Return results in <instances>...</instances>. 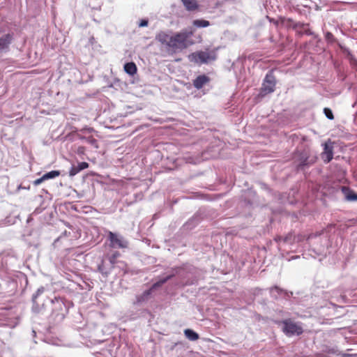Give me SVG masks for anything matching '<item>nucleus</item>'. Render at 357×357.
Returning a JSON list of instances; mask_svg holds the SVG:
<instances>
[{"label": "nucleus", "instance_id": "nucleus-1", "mask_svg": "<svg viewBox=\"0 0 357 357\" xmlns=\"http://www.w3.org/2000/svg\"><path fill=\"white\" fill-rule=\"evenodd\" d=\"M181 271V268H176L175 269H173L172 273L160 279L158 281L153 284V285L149 289L145 290L143 293H142L139 295H137L136 300L133 302V304L136 305H140L143 303L148 302L149 299L151 298V295L153 290L161 287L163 284H165L167 281L170 280L176 274H179Z\"/></svg>", "mask_w": 357, "mask_h": 357}, {"label": "nucleus", "instance_id": "nucleus-2", "mask_svg": "<svg viewBox=\"0 0 357 357\" xmlns=\"http://www.w3.org/2000/svg\"><path fill=\"white\" fill-rule=\"evenodd\" d=\"M193 35L192 31H182L172 36L169 48L174 50H182L188 47V39Z\"/></svg>", "mask_w": 357, "mask_h": 357}, {"label": "nucleus", "instance_id": "nucleus-3", "mask_svg": "<svg viewBox=\"0 0 357 357\" xmlns=\"http://www.w3.org/2000/svg\"><path fill=\"white\" fill-rule=\"evenodd\" d=\"M217 54L214 50L197 51L193 52L188 56L190 61L197 63L203 64L208 63L216 59Z\"/></svg>", "mask_w": 357, "mask_h": 357}, {"label": "nucleus", "instance_id": "nucleus-4", "mask_svg": "<svg viewBox=\"0 0 357 357\" xmlns=\"http://www.w3.org/2000/svg\"><path fill=\"white\" fill-rule=\"evenodd\" d=\"M281 324L283 332L288 336L299 335L303 333L302 327L291 319H284Z\"/></svg>", "mask_w": 357, "mask_h": 357}, {"label": "nucleus", "instance_id": "nucleus-5", "mask_svg": "<svg viewBox=\"0 0 357 357\" xmlns=\"http://www.w3.org/2000/svg\"><path fill=\"white\" fill-rule=\"evenodd\" d=\"M276 84V79L273 72H269L266 74L261 87V93L266 95L273 93L275 91Z\"/></svg>", "mask_w": 357, "mask_h": 357}, {"label": "nucleus", "instance_id": "nucleus-6", "mask_svg": "<svg viewBox=\"0 0 357 357\" xmlns=\"http://www.w3.org/2000/svg\"><path fill=\"white\" fill-rule=\"evenodd\" d=\"M15 35L13 32L3 34L0 36V54L10 51V46L14 41Z\"/></svg>", "mask_w": 357, "mask_h": 357}, {"label": "nucleus", "instance_id": "nucleus-7", "mask_svg": "<svg viewBox=\"0 0 357 357\" xmlns=\"http://www.w3.org/2000/svg\"><path fill=\"white\" fill-rule=\"evenodd\" d=\"M108 238L113 248H124L128 246V242L121 236L112 231L108 232Z\"/></svg>", "mask_w": 357, "mask_h": 357}, {"label": "nucleus", "instance_id": "nucleus-8", "mask_svg": "<svg viewBox=\"0 0 357 357\" xmlns=\"http://www.w3.org/2000/svg\"><path fill=\"white\" fill-rule=\"evenodd\" d=\"M269 292L271 296L274 299H278L280 298H289L292 296V292H289L278 286L270 288Z\"/></svg>", "mask_w": 357, "mask_h": 357}, {"label": "nucleus", "instance_id": "nucleus-9", "mask_svg": "<svg viewBox=\"0 0 357 357\" xmlns=\"http://www.w3.org/2000/svg\"><path fill=\"white\" fill-rule=\"evenodd\" d=\"M275 241L280 243H293L294 241H301V236H294L291 233H289L286 236L284 237H282V236H277L275 238Z\"/></svg>", "mask_w": 357, "mask_h": 357}, {"label": "nucleus", "instance_id": "nucleus-10", "mask_svg": "<svg viewBox=\"0 0 357 357\" xmlns=\"http://www.w3.org/2000/svg\"><path fill=\"white\" fill-rule=\"evenodd\" d=\"M333 157V146L328 144H324V152L321 153V158L324 162H329Z\"/></svg>", "mask_w": 357, "mask_h": 357}, {"label": "nucleus", "instance_id": "nucleus-11", "mask_svg": "<svg viewBox=\"0 0 357 357\" xmlns=\"http://www.w3.org/2000/svg\"><path fill=\"white\" fill-rule=\"evenodd\" d=\"M210 78L206 75H201L197 76L193 80V86L197 89H202L206 84L208 83Z\"/></svg>", "mask_w": 357, "mask_h": 357}, {"label": "nucleus", "instance_id": "nucleus-12", "mask_svg": "<svg viewBox=\"0 0 357 357\" xmlns=\"http://www.w3.org/2000/svg\"><path fill=\"white\" fill-rule=\"evenodd\" d=\"M155 38L160 43L169 47L172 39V36H169L164 31H161L156 35Z\"/></svg>", "mask_w": 357, "mask_h": 357}, {"label": "nucleus", "instance_id": "nucleus-13", "mask_svg": "<svg viewBox=\"0 0 357 357\" xmlns=\"http://www.w3.org/2000/svg\"><path fill=\"white\" fill-rule=\"evenodd\" d=\"M89 167V164L86 162H82L78 163L77 165H73L71 167L69 171V175L74 176L77 174L82 170L86 169Z\"/></svg>", "mask_w": 357, "mask_h": 357}, {"label": "nucleus", "instance_id": "nucleus-14", "mask_svg": "<svg viewBox=\"0 0 357 357\" xmlns=\"http://www.w3.org/2000/svg\"><path fill=\"white\" fill-rule=\"evenodd\" d=\"M342 191L347 201H349V202L357 201V194L354 193L349 188L343 186V187H342Z\"/></svg>", "mask_w": 357, "mask_h": 357}, {"label": "nucleus", "instance_id": "nucleus-15", "mask_svg": "<svg viewBox=\"0 0 357 357\" xmlns=\"http://www.w3.org/2000/svg\"><path fill=\"white\" fill-rule=\"evenodd\" d=\"M185 9L188 11H193L197 9L198 3L196 0H181Z\"/></svg>", "mask_w": 357, "mask_h": 357}, {"label": "nucleus", "instance_id": "nucleus-16", "mask_svg": "<svg viewBox=\"0 0 357 357\" xmlns=\"http://www.w3.org/2000/svg\"><path fill=\"white\" fill-rule=\"evenodd\" d=\"M137 66L135 63L129 62L124 65V70L128 75L133 76L137 73Z\"/></svg>", "mask_w": 357, "mask_h": 357}, {"label": "nucleus", "instance_id": "nucleus-17", "mask_svg": "<svg viewBox=\"0 0 357 357\" xmlns=\"http://www.w3.org/2000/svg\"><path fill=\"white\" fill-rule=\"evenodd\" d=\"M185 337L190 341H195L199 339V335L192 329H185L184 331Z\"/></svg>", "mask_w": 357, "mask_h": 357}, {"label": "nucleus", "instance_id": "nucleus-18", "mask_svg": "<svg viewBox=\"0 0 357 357\" xmlns=\"http://www.w3.org/2000/svg\"><path fill=\"white\" fill-rule=\"evenodd\" d=\"M192 24L197 28H204L210 26V22L206 20L199 19L193 20Z\"/></svg>", "mask_w": 357, "mask_h": 357}, {"label": "nucleus", "instance_id": "nucleus-19", "mask_svg": "<svg viewBox=\"0 0 357 357\" xmlns=\"http://www.w3.org/2000/svg\"><path fill=\"white\" fill-rule=\"evenodd\" d=\"M60 175V172L58 170H52L49 172L43 175V178L45 180L51 179L56 178Z\"/></svg>", "mask_w": 357, "mask_h": 357}, {"label": "nucleus", "instance_id": "nucleus-20", "mask_svg": "<svg viewBox=\"0 0 357 357\" xmlns=\"http://www.w3.org/2000/svg\"><path fill=\"white\" fill-rule=\"evenodd\" d=\"M45 291V288L43 287H40V288L38 289V290L36 291V292L33 295V297H32V301L33 303H36V299L40 295L42 294L43 292Z\"/></svg>", "mask_w": 357, "mask_h": 357}, {"label": "nucleus", "instance_id": "nucleus-21", "mask_svg": "<svg viewBox=\"0 0 357 357\" xmlns=\"http://www.w3.org/2000/svg\"><path fill=\"white\" fill-rule=\"evenodd\" d=\"M84 141L86 142L87 143L91 144L94 147L98 148V142L92 136H89V137H85Z\"/></svg>", "mask_w": 357, "mask_h": 357}, {"label": "nucleus", "instance_id": "nucleus-22", "mask_svg": "<svg viewBox=\"0 0 357 357\" xmlns=\"http://www.w3.org/2000/svg\"><path fill=\"white\" fill-rule=\"evenodd\" d=\"M268 20L271 22L275 24V25H278L280 23V24H284L286 22H290V20H285L284 18H280V20H275L273 18H270L268 17Z\"/></svg>", "mask_w": 357, "mask_h": 357}, {"label": "nucleus", "instance_id": "nucleus-23", "mask_svg": "<svg viewBox=\"0 0 357 357\" xmlns=\"http://www.w3.org/2000/svg\"><path fill=\"white\" fill-rule=\"evenodd\" d=\"M325 39L329 43H333L335 41L334 36L328 31L325 33Z\"/></svg>", "mask_w": 357, "mask_h": 357}, {"label": "nucleus", "instance_id": "nucleus-24", "mask_svg": "<svg viewBox=\"0 0 357 357\" xmlns=\"http://www.w3.org/2000/svg\"><path fill=\"white\" fill-rule=\"evenodd\" d=\"M324 114H325L326 116L328 119L332 120V119H334L333 112H332V111L329 108H324Z\"/></svg>", "mask_w": 357, "mask_h": 357}, {"label": "nucleus", "instance_id": "nucleus-25", "mask_svg": "<svg viewBox=\"0 0 357 357\" xmlns=\"http://www.w3.org/2000/svg\"><path fill=\"white\" fill-rule=\"evenodd\" d=\"M311 162H308L307 161V157L301 158V162L299 164V167H303L304 166L307 165H309Z\"/></svg>", "mask_w": 357, "mask_h": 357}, {"label": "nucleus", "instance_id": "nucleus-26", "mask_svg": "<svg viewBox=\"0 0 357 357\" xmlns=\"http://www.w3.org/2000/svg\"><path fill=\"white\" fill-rule=\"evenodd\" d=\"M93 131L92 128H84L79 130V133L81 134H87L91 133Z\"/></svg>", "mask_w": 357, "mask_h": 357}, {"label": "nucleus", "instance_id": "nucleus-27", "mask_svg": "<svg viewBox=\"0 0 357 357\" xmlns=\"http://www.w3.org/2000/svg\"><path fill=\"white\" fill-rule=\"evenodd\" d=\"M44 181H45V178H43V176L42 177H40V178H38V179L35 180V181H33V185H40L41 183H43Z\"/></svg>", "mask_w": 357, "mask_h": 357}, {"label": "nucleus", "instance_id": "nucleus-28", "mask_svg": "<svg viewBox=\"0 0 357 357\" xmlns=\"http://www.w3.org/2000/svg\"><path fill=\"white\" fill-rule=\"evenodd\" d=\"M148 25L147 20H142L139 24V27L146 26Z\"/></svg>", "mask_w": 357, "mask_h": 357}, {"label": "nucleus", "instance_id": "nucleus-29", "mask_svg": "<svg viewBox=\"0 0 357 357\" xmlns=\"http://www.w3.org/2000/svg\"><path fill=\"white\" fill-rule=\"evenodd\" d=\"M77 137H79V139L82 140H84V138L86 137V136L82 135V134L79 132L77 134Z\"/></svg>", "mask_w": 357, "mask_h": 357}, {"label": "nucleus", "instance_id": "nucleus-30", "mask_svg": "<svg viewBox=\"0 0 357 357\" xmlns=\"http://www.w3.org/2000/svg\"><path fill=\"white\" fill-rule=\"evenodd\" d=\"M115 259H116V258H114V257H112V256H111V257H109V259L110 263H111V264H114V262H115Z\"/></svg>", "mask_w": 357, "mask_h": 357}, {"label": "nucleus", "instance_id": "nucleus-31", "mask_svg": "<svg viewBox=\"0 0 357 357\" xmlns=\"http://www.w3.org/2000/svg\"><path fill=\"white\" fill-rule=\"evenodd\" d=\"M314 236H316L315 234H310V235L308 236L307 240H310V239L312 238Z\"/></svg>", "mask_w": 357, "mask_h": 357}, {"label": "nucleus", "instance_id": "nucleus-32", "mask_svg": "<svg viewBox=\"0 0 357 357\" xmlns=\"http://www.w3.org/2000/svg\"><path fill=\"white\" fill-rule=\"evenodd\" d=\"M119 255V254L118 252H116L114 255H112V257H113L114 258H116Z\"/></svg>", "mask_w": 357, "mask_h": 357}, {"label": "nucleus", "instance_id": "nucleus-33", "mask_svg": "<svg viewBox=\"0 0 357 357\" xmlns=\"http://www.w3.org/2000/svg\"><path fill=\"white\" fill-rule=\"evenodd\" d=\"M306 33L308 34V35H311L312 33L310 31H306Z\"/></svg>", "mask_w": 357, "mask_h": 357}, {"label": "nucleus", "instance_id": "nucleus-34", "mask_svg": "<svg viewBox=\"0 0 357 357\" xmlns=\"http://www.w3.org/2000/svg\"><path fill=\"white\" fill-rule=\"evenodd\" d=\"M63 234L64 236H67V231H65L63 232Z\"/></svg>", "mask_w": 357, "mask_h": 357}, {"label": "nucleus", "instance_id": "nucleus-35", "mask_svg": "<svg viewBox=\"0 0 357 357\" xmlns=\"http://www.w3.org/2000/svg\"><path fill=\"white\" fill-rule=\"evenodd\" d=\"M298 257H299L298 256H296V257H293L292 259H297Z\"/></svg>", "mask_w": 357, "mask_h": 357}, {"label": "nucleus", "instance_id": "nucleus-36", "mask_svg": "<svg viewBox=\"0 0 357 357\" xmlns=\"http://www.w3.org/2000/svg\"><path fill=\"white\" fill-rule=\"evenodd\" d=\"M32 333H33L34 335H36L35 331H33Z\"/></svg>", "mask_w": 357, "mask_h": 357}]
</instances>
